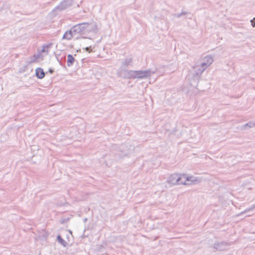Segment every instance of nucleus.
I'll use <instances>...</instances> for the list:
<instances>
[{
  "label": "nucleus",
  "mask_w": 255,
  "mask_h": 255,
  "mask_svg": "<svg viewBox=\"0 0 255 255\" xmlns=\"http://www.w3.org/2000/svg\"><path fill=\"white\" fill-rule=\"evenodd\" d=\"M72 27L75 36L78 34L87 35L90 33H95L98 31L97 25L95 23L83 22L76 24Z\"/></svg>",
  "instance_id": "f257e3e1"
},
{
  "label": "nucleus",
  "mask_w": 255,
  "mask_h": 255,
  "mask_svg": "<svg viewBox=\"0 0 255 255\" xmlns=\"http://www.w3.org/2000/svg\"><path fill=\"white\" fill-rule=\"evenodd\" d=\"M73 2V0H63L59 4V5L55 7V8L52 10V12L54 13V14H56L57 12L65 10L71 6Z\"/></svg>",
  "instance_id": "f03ea898"
},
{
  "label": "nucleus",
  "mask_w": 255,
  "mask_h": 255,
  "mask_svg": "<svg viewBox=\"0 0 255 255\" xmlns=\"http://www.w3.org/2000/svg\"><path fill=\"white\" fill-rule=\"evenodd\" d=\"M156 72L155 71H151V70H136L135 71V79H144L147 78Z\"/></svg>",
  "instance_id": "7ed1b4c3"
},
{
  "label": "nucleus",
  "mask_w": 255,
  "mask_h": 255,
  "mask_svg": "<svg viewBox=\"0 0 255 255\" xmlns=\"http://www.w3.org/2000/svg\"><path fill=\"white\" fill-rule=\"evenodd\" d=\"M112 150L115 151V154L118 155L119 157L126 156L128 154L127 149L124 147V145H121V146L118 147L116 145H113L112 146Z\"/></svg>",
  "instance_id": "20e7f679"
},
{
  "label": "nucleus",
  "mask_w": 255,
  "mask_h": 255,
  "mask_svg": "<svg viewBox=\"0 0 255 255\" xmlns=\"http://www.w3.org/2000/svg\"><path fill=\"white\" fill-rule=\"evenodd\" d=\"M232 244V242H226L225 241L216 242L213 245V248L220 251H225L227 247L231 246Z\"/></svg>",
  "instance_id": "39448f33"
},
{
  "label": "nucleus",
  "mask_w": 255,
  "mask_h": 255,
  "mask_svg": "<svg viewBox=\"0 0 255 255\" xmlns=\"http://www.w3.org/2000/svg\"><path fill=\"white\" fill-rule=\"evenodd\" d=\"M178 174H171L168 178V182L174 185H177V181L180 180V177Z\"/></svg>",
  "instance_id": "423d86ee"
},
{
  "label": "nucleus",
  "mask_w": 255,
  "mask_h": 255,
  "mask_svg": "<svg viewBox=\"0 0 255 255\" xmlns=\"http://www.w3.org/2000/svg\"><path fill=\"white\" fill-rule=\"evenodd\" d=\"M204 69L200 68L199 66L194 67V77L198 80L204 72Z\"/></svg>",
  "instance_id": "0eeeda50"
},
{
  "label": "nucleus",
  "mask_w": 255,
  "mask_h": 255,
  "mask_svg": "<svg viewBox=\"0 0 255 255\" xmlns=\"http://www.w3.org/2000/svg\"><path fill=\"white\" fill-rule=\"evenodd\" d=\"M74 36L75 34L73 32V28L71 27L69 30H67L65 32L62 37V39L69 40H71Z\"/></svg>",
  "instance_id": "6e6552de"
},
{
  "label": "nucleus",
  "mask_w": 255,
  "mask_h": 255,
  "mask_svg": "<svg viewBox=\"0 0 255 255\" xmlns=\"http://www.w3.org/2000/svg\"><path fill=\"white\" fill-rule=\"evenodd\" d=\"M183 177L184 179H186V182L187 181H190L193 184H196L200 182V180L198 178L194 177L193 176H187L185 174H183Z\"/></svg>",
  "instance_id": "1a4fd4ad"
},
{
  "label": "nucleus",
  "mask_w": 255,
  "mask_h": 255,
  "mask_svg": "<svg viewBox=\"0 0 255 255\" xmlns=\"http://www.w3.org/2000/svg\"><path fill=\"white\" fill-rule=\"evenodd\" d=\"M35 75L38 79H43L45 75V73L42 68L38 67L35 70Z\"/></svg>",
  "instance_id": "9d476101"
},
{
  "label": "nucleus",
  "mask_w": 255,
  "mask_h": 255,
  "mask_svg": "<svg viewBox=\"0 0 255 255\" xmlns=\"http://www.w3.org/2000/svg\"><path fill=\"white\" fill-rule=\"evenodd\" d=\"M131 62V58H127L126 59H125L122 63L121 67V69H122L124 70L130 64Z\"/></svg>",
  "instance_id": "9b49d317"
},
{
  "label": "nucleus",
  "mask_w": 255,
  "mask_h": 255,
  "mask_svg": "<svg viewBox=\"0 0 255 255\" xmlns=\"http://www.w3.org/2000/svg\"><path fill=\"white\" fill-rule=\"evenodd\" d=\"M203 61L206 63L207 66H209L213 62L214 59L211 55H207L204 58Z\"/></svg>",
  "instance_id": "f8f14e48"
},
{
  "label": "nucleus",
  "mask_w": 255,
  "mask_h": 255,
  "mask_svg": "<svg viewBox=\"0 0 255 255\" xmlns=\"http://www.w3.org/2000/svg\"><path fill=\"white\" fill-rule=\"evenodd\" d=\"M75 59L74 57L71 54H68L67 55V64L68 67H71L74 64Z\"/></svg>",
  "instance_id": "ddd939ff"
},
{
  "label": "nucleus",
  "mask_w": 255,
  "mask_h": 255,
  "mask_svg": "<svg viewBox=\"0 0 255 255\" xmlns=\"http://www.w3.org/2000/svg\"><path fill=\"white\" fill-rule=\"evenodd\" d=\"M127 77L128 79H135V74L134 70H126Z\"/></svg>",
  "instance_id": "4468645a"
},
{
  "label": "nucleus",
  "mask_w": 255,
  "mask_h": 255,
  "mask_svg": "<svg viewBox=\"0 0 255 255\" xmlns=\"http://www.w3.org/2000/svg\"><path fill=\"white\" fill-rule=\"evenodd\" d=\"M57 240L64 247H66L68 245L67 243L64 239H63L60 235H58L57 236Z\"/></svg>",
  "instance_id": "2eb2a0df"
},
{
  "label": "nucleus",
  "mask_w": 255,
  "mask_h": 255,
  "mask_svg": "<svg viewBox=\"0 0 255 255\" xmlns=\"http://www.w3.org/2000/svg\"><path fill=\"white\" fill-rule=\"evenodd\" d=\"M179 177H180V180L179 181H177V185H188L189 184V183L186 182V179H184L183 177V174L179 175Z\"/></svg>",
  "instance_id": "dca6fc26"
},
{
  "label": "nucleus",
  "mask_w": 255,
  "mask_h": 255,
  "mask_svg": "<svg viewBox=\"0 0 255 255\" xmlns=\"http://www.w3.org/2000/svg\"><path fill=\"white\" fill-rule=\"evenodd\" d=\"M254 127H255V123L253 122H249L248 123H247L244 125H243L241 128H253Z\"/></svg>",
  "instance_id": "f3484780"
},
{
  "label": "nucleus",
  "mask_w": 255,
  "mask_h": 255,
  "mask_svg": "<svg viewBox=\"0 0 255 255\" xmlns=\"http://www.w3.org/2000/svg\"><path fill=\"white\" fill-rule=\"evenodd\" d=\"M254 209H255V203L254 204L252 205L251 207H250L248 209H246L245 210L242 212L240 214L242 215V214H245L250 211L254 210Z\"/></svg>",
  "instance_id": "a211bd4d"
},
{
  "label": "nucleus",
  "mask_w": 255,
  "mask_h": 255,
  "mask_svg": "<svg viewBox=\"0 0 255 255\" xmlns=\"http://www.w3.org/2000/svg\"><path fill=\"white\" fill-rule=\"evenodd\" d=\"M189 14V13L187 11H182L180 13L174 14V16L178 18V17H181L182 15H187Z\"/></svg>",
  "instance_id": "6ab92c4d"
},
{
  "label": "nucleus",
  "mask_w": 255,
  "mask_h": 255,
  "mask_svg": "<svg viewBox=\"0 0 255 255\" xmlns=\"http://www.w3.org/2000/svg\"><path fill=\"white\" fill-rule=\"evenodd\" d=\"M52 45V43H48L47 44L43 45V49L42 50V51L44 52L46 51V49H47V51H48V49L51 48V46Z\"/></svg>",
  "instance_id": "aec40b11"
},
{
  "label": "nucleus",
  "mask_w": 255,
  "mask_h": 255,
  "mask_svg": "<svg viewBox=\"0 0 255 255\" xmlns=\"http://www.w3.org/2000/svg\"><path fill=\"white\" fill-rule=\"evenodd\" d=\"M208 67V66H207V65L206 64V63L204 62V61H203L201 63V65L199 67L201 69H204V71H205L207 68Z\"/></svg>",
  "instance_id": "412c9836"
},
{
  "label": "nucleus",
  "mask_w": 255,
  "mask_h": 255,
  "mask_svg": "<svg viewBox=\"0 0 255 255\" xmlns=\"http://www.w3.org/2000/svg\"><path fill=\"white\" fill-rule=\"evenodd\" d=\"M6 7V5L3 1L0 2V11Z\"/></svg>",
  "instance_id": "4be33fe9"
},
{
  "label": "nucleus",
  "mask_w": 255,
  "mask_h": 255,
  "mask_svg": "<svg viewBox=\"0 0 255 255\" xmlns=\"http://www.w3.org/2000/svg\"><path fill=\"white\" fill-rule=\"evenodd\" d=\"M126 70L124 71V74L123 75H122V74H120V76H122L123 78H124V79H128V77H127V73H126Z\"/></svg>",
  "instance_id": "5701e85b"
},
{
  "label": "nucleus",
  "mask_w": 255,
  "mask_h": 255,
  "mask_svg": "<svg viewBox=\"0 0 255 255\" xmlns=\"http://www.w3.org/2000/svg\"><path fill=\"white\" fill-rule=\"evenodd\" d=\"M251 24L253 27H255V17L251 20Z\"/></svg>",
  "instance_id": "b1692460"
},
{
  "label": "nucleus",
  "mask_w": 255,
  "mask_h": 255,
  "mask_svg": "<svg viewBox=\"0 0 255 255\" xmlns=\"http://www.w3.org/2000/svg\"><path fill=\"white\" fill-rule=\"evenodd\" d=\"M48 71L50 73L52 74L54 72V70L52 68H49Z\"/></svg>",
  "instance_id": "393cba45"
},
{
  "label": "nucleus",
  "mask_w": 255,
  "mask_h": 255,
  "mask_svg": "<svg viewBox=\"0 0 255 255\" xmlns=\"http://www.w3.org/2000/svg\"><path fill=\"white\" fill-rule=\"evenodd\" d=\"M86 51L90 52L91 47H87L85 48Z\"/></svg>",
  "instance_id": "a878e982"
},
{
  "label": "nucleus",
  "mask_w": 255,
  "mask_h": 255,
  "mask_svg": "<svg viewBox=\"0 0 255 255\" xmlns=\"http://www.w3.org/2000/svg\"><path fill=\"white\" fill-rule=\"evenodd\" d=\"M87 221V218H85V219H84V222H86Z\"/></svg>",
  "instance_id": "bb28decb"
},
{
  "label": "nucleus",
  "mask_w": 255,
  "mask_h": 255,
  "mask_svg": "<svg viewBox=\"0 0 255 255\" xmlns=\"http://www.w3.org/2000/svg\"><path fill=\"white\" fill-rule=\"evenodd\" d=\"M158 238V237H156L155 239V240H156Z\"/></svg>",
  "instance_id": "cd10ccee"
}]
</instances>
